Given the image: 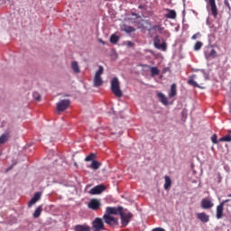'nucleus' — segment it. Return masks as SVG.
<instances>
[{
  "label": "nucleus",
  "mask_w": 231,
  "mask_h": 231,
  "mask_svg": "<svg viewBox=\"0 0 231 231\" xmlns=\"http://www.w3.org/2000/svg\"><path fill=\"white\" fill-rule=\"evenodd\" d=\"M111 91L115 97H117V98H122L124 96V92H122V89H120V81L118 80V78L112 79Z\"/></svg>",
  "instance_id": "nucleus-1"
},
{
  "label": "nucleus",
  "mask_w": 231,
  "mask_h": 231,
  "mask_svg": "<svg viewBox=\"0 0 231 231\" xmlns=\"http://www.w3.org/2000/svg\"><path fill=\"white\" fill-rule=\"evenodd\" d=\"M102 75H104V67L99 66L97 71L94 76V87L100 88L104 84V79H102Z\"/></svg>",
  "instance_id": "nucleus-2"
},
{
  "label": "nucleus",
  "mask_w": 231,
  "mask_h": 231,
  "mask_svg": "<svg viewBox=\"0 0 231 231\" xmlns=\"http://www.w3.org/2000/svg\"><path fill=\"white\" fill-rule=\"evenodd\" d=\"M121 217V227L125 228L129 223H131V219H133V213L127 211V212H123L120 215Z\"/></svg>",
  "instance_id": "nucleus-3"
},
{
  "label": "nucleus",
  "mask_w": 231,
  "mask_h": 231,
  "mask_svg": "<svg viewBox=\"0 0 231 231\" xmlns=\"http://www.w3.org/2000/svg\"><path fill=\"white\" fill-rule=\"evenodd\" d=\"M103 219L109 226H118V218L112 217L110 214L105 212Z\"/></svg>",
  "instance_id": "nucleus-4"
},
{
  "label": "nucleus",
  "mask_w": 231,
  "mask_h": 231,
  "mask_svg": "<svg viewBox=\"0 0 231 231\" xmlns=\"http://www.w3.org/2000/svg\"><path fill=\"white\" fill-rule=\"evenodd\" d=\"M124 212V208L122 206L119 207H107L106 208V213L110 216H121Z\"/></svg>",
  "instance_id": "nucleus-5"
},
{
  "label": "nucleus",
  "mask_w": 231,
  "mask_h": 231,
  "mask_svg": "<svg viewBox=\"0 0 231 231\" xmlns=\"http://www.w3.org/2000/svg\"><path fill=\"white\" fill-rule=\"evenodd\" d=\"M92 228L94 231H102L106 230V226L104 225V221L100 217H96L92 222Z\"/></svg>",
  "instance_id": "nucleus-6"
},
{
  "label": "nucleus",
  "mask_w": 231,
  "mask_h": 231,
  "mask_svg": "<svg viewBox=\"0 0 231 231\" xmlns=\"http://www.w3.org/2000/svg\"><path fill=\"white\" fill-rule=\"evenodd\" d=\"M102 207V202H100V199H91L90 201L88 203V208L90 210H100V208Z\"/></svg>",
  "instance_id": "nucleus-7"
},
{
  "label": "nucleus",
  "mask_w": 231,
  "mask_h": 231,
  "mask_svg": "<svg viewBox=\"0 0 231 231\" xmlns=\"http://www.w3.org/2000/svg\"><path fill=\"white\" fill-rule=\"evenodd\" d=\"M69 104L71 101L69 99H62L59 103H57V111L59 113H62V111H66L69 107Z\"/></svg>",
  "instance_id": "nucleus-8"
},
{
  "label": "nucleus",
  "mask_w": 231,
  "mask_h": 231,
  "mask_svg": "<svg viewBox=\"0 0 231 231\" xmlns=\"http://www.w3.org/2000/svg\"><path fill=\"white\" fill-rule=\"evenodd\" d=\"M106 190V186L100 184V185H97V186H95L94 188H92L88 193L91 195V196H97L100 193H102L103 191Z\"/></svg>",
  "instance_id": "nucleus-9"
},
{
  "label": "nucleus",
  "mask_w": 231,
  "mask_h": 231,
  "mask_svg": "<svg viewBox=\"0 0 231 231\" xmlns=\"http://www.w3.org/2000/svg\"><path fill=\"white\" fill-rule=\"evenodd\" d=\"M230 199H226L222 201L218 206H217V219H221L223 217V210H225V203H228Z\"/></svg>",
  "instance_id": "nucleus-10"
},
{
  "label": "nucleus",
  "mask_w": 231,
  "mask_h": 231,
  "mask_svg": "<svg viewBox=\"0 0 231 231\" xmlns=\"http://www.w3.org/2000/svg\"><path fill=\"white\" fill-rule=\"evenodd\" d=\"M208 6L210 7L211 14L216 19L217 17V5H216V0H208Z\"/></svg>",
  "instance_id": "nucleus-11"
},
{
  "label": "nucleus",
  "mask_w": 231,
  "mask_h": 231,
  "mask_svg": "<svg viewBox=\"0 0 231 231\" xmlns=\"http://www.w3.org/2000/svg\"><path fill=\"white\" fill-rule=\"evenodd\" d=\"M197 219H199L201 223H208L210 221V216H208L207 213H197L196 214Z\"/></svg>",
  "instance_id": "nucleus-12"
},
{
  "label": "nucleus",
  "mask_w": 231,
  "mask_h": 231,
  "mask_svg": "<svg viewBox=\"0 0 231 231\" xmlns=\"http://www.w3.org/2000/svg\"><path fill=\"white\" fill-rule=\"evenodd\" d=\"M212 207H214V203L212 201L208 200V199H203L201 200V208H203L204 210L212 208Z\"/></svg>",
  "instance_id": "nucleus-13"
},
{
  "label": "nucleus",
  "mask_w": 231,
  "mask_h": 231,
  "mask_svg": "<svg viewBox=\"0 0 231 231\" xmlns=\"http://www.w3.org/2000/svg\"><path fill=\"white\" fill-rule=\"evenodd\" d=\"M41 192H36L32 199L29 201L28 207H32V205H35V203H37V201L41 199Z\"/></svg>",
  "instance_id": "nucleus-14"
},
{
  "label": "nucleus",
  "mask_w": 231,
  "mask_h": 231,
  "mask_svg": "<svg viewBox=\"0 0 231 231\" xmlns=\"http://www.w3.org/2000/svg\"><path fill=\"white\" fill-rule=\"evenodd\" d=\"M75 231H91V227L88 225H77L74 227Z\"/></svg>",
  "instance_id": "nucleus-15"
},
{
  "label": "nucleus",
  "mask_w": 231,
  "mask_h": 231,
  "mask_svg": "<svg viewBox=\"0 0 231 231\" xmlns=\"http://www.w3.org/2000/svg\"><path fill=\"white\" fill-rule=\"evenodd\" d=\"M177 94H178V90L176 89V83H173L171 86V91L169 93V97L170 98H174V97H176Z\"/></svg>",
  "instance_id": "nucleus-16"
},
{
  "label": "nucleus",
  "mask_w": 231,
  "mask_h": 231,
  "mask_svg": "<svg viewBox=\"0 0 231 231\" xmlns=\"http://www.w3.org/2000/svg\"><path fill=\"white\" fill-rule=\"evenodd\" d=\"M165 183H164V190H169L171 187L172 186V180H171V177L165 176L164 177Z\"/></svg>",
  "instance_id": "nucleus-17"
},
{
  "label": "nucleus",
  "mask_w": 231,
  "mask_h": 231,
  "mask_svg": "<svg viewBox=\"0 0 231 231\" xmlns=\"http://www.w3.org/2000/svg\"><path fill=\"white\" fill-rule=\"evenodd\" d=\"M158 98H160L162 104H163V106H167V104H169V100L167 99V97H165V95L162 92H159L157 94Z\"/></svg>",
  "instance_id": "nucleus-18"
},
{
  "label": "nucleus",
  "mask_w": 231,
  "mask_h": 231,
  "mask_svg": "<svg viewBox=\"0 0 231 231\" xmlns=\"http://www.w3.org/2000/svg\"><path fill=\"white\" fill-rule=\"evenodd\" d=\"M71 69L74 71V73H80V67L79 66V62L72 61L71 62Z\"/></svg>",
  "instance_id": "nucleus-19"
},
{
  "label": "nucleus",
  "mask_w": 231,
  "mask_h": 231,
  "mask_svg": "<svg viewBox=\"0 0 231 231\" xmlns=\"http://www.w3.org/2000/svg\"><path fill=\"white\" fill-rule=\"evenodd\" d=\"M41 214H42V206H39L38 208H36L32 216L33 217L37 218L41 217Z\"/></svg>",
  "instance_id": "nucleus-20"
},
{
  "label": "nucleus",
  "mask_w": 231,
  "mask_h": 231,
  "mask_svg": "<svg viewBox=\"0 0 231 231\" xmlns=\"http://www.w3.org/2000/svg\"><path fill=\"white\" fill-rule=\"evenodd\" d=\"M193 77H189V79L188 80V84L189 86H193V88H199V85L198 84V82H196V80H194Z\"/></svg>",
  "instance_id": "nucleus-21"
},
{
  "label": "nucleus",
  "mask_w": 231,
  "mask_h": 231,
  "mask_svg": "<svg viewBox=\"0 0 231 231\" xmlns=\"http://www.w3.org/2000/svg\"><path fill=\"white\" fill-rule=\"evenodd\" d=\"M8 134H10V132L0 136V144L6 143V142H8Z\"/></svg>",
  "instance_id": "nucleus-22"
},
{
  "label": "nucleus",
  "mask_w": 231,
  "mask_h": 231,
  "mask_svg": "<svg viewBox=\"0 0 231 231\" xmlns=\"http://www.w3.org/2000/svg\"><path fill=\"white\" fill-rule=\"evenodd\" d=\"M167 19H176V11L169 10L168 14H166Z\"/></svg>",
  "instance_id": "nucleus-23"
},
{
  "label": "nucleus",
  "mask_w": 231,
  "mask_h": 231,
  "mask_svg": "<svg viewBox=\"0 0 231 231\" xmlns=\"http://www.w3.org/2000/svg\"><path fill=\"white\" fill-rule=\"evenodd\" d=\"M124 32L126 33H133V32H136V29L133 26L125 25L124 27Z\"/></svg>",
  "instance_id": "nucleus-24"
},
{
  "label": "nucleus",
  "mask_w": 231,
  "mask_h": 231,
  "mask_svg": "<svg viewBox=\"0 0 231 231\" xmlns=\"http://www.w3.org/2000/svg\"><path fill=\"white\" fill-rule=\"evenodd\" d=\"M151 76L156 77V75H160V69H158L156 67L150 68Z\"/></svg>",
  "instance_id": "nucleus-25"
},
{
  "label": "nucleus",
  "mask_w": 231,
  "mask_h": 231,
  "mask_svg": "<svg viewBox=\"0 0 231 231\" xmlns=\"http://www.w3.org/2000/svg\"><path fill=\"white\" fill-rule=\"evenodd\" d=\"M118 41H120V37L119 36H116V34H112L110 36V42L112 44H116L118 42Z\"/></svg>",
  "instance_id": "nucleus-26"
},
{
  "label": "nucleus",
  "mask_w": 231,
  "mask_h": 231,
  "mask_svg": "<svg viewBox=\"0 0 231 231\" xmlns=\"http://www.w3.org/2000/svg\"><path fill=\"white\" fill-rule=\"evenodd\" d=\"M90 167L94 171H97V170L100 169V162H98L97 161H92Z\"/></svg>",
  "instance_id": "nucleus-27"
},
{
  "label": "nucleus",
  "mask_w": 231,
  "mask_h": 231,
  "mask_svg": "<svg viewBox=\"0 0 231 231\" xmlns=\"http://www.w3.org/2000/svg\"><path fill=\"white\" fill-rule=\"evenodd\" d=\"M208 59H216L217 57V51L216 50L212 49L210 52L207 55Z\"/></svg>",
  "instance_id": "nucleus-28"
},
{
  "label": "nucleus",
  "mask_w": 231,
  "mask_h": 231,
  "mask_svg": "<svg viewBox=\"0 0 231 231\" xmlns=\"http://www.w3.org/2000/svg\"><path fill=\"white\" fill-rule=\"evenodd\" d=\"M157 50H162V51H167V43L165 42H163L162 44L159 43V45H157Z\"/></svg>",
  "instance_id": "nucleus-29"
},
{
  "label": "nucleus",
  "mask_w": 231,
  "mask_h": 231,
  "mask_svg": "<svg viewBox=\"0 0 231 231\" xmlns=\"http://www.w3.org/2000/svg\"><path fill=\"white\" fill-rule=\"evenodd\" d=\"M218 142H231V134H226L221 137Z\"/></svg>",
  "instance_id": "nucleus-30"
},
{
  "label": "nucleus",
  "mask_w": 231,
  "mask_h": 231,
  "mask_svg": "<svg viewBox=\"0 0 231 231\" xmlns=\"http://www.w3.org/2000/svg\"><path fill=\"white\" fill-rule=\"evenodd\" d=\"M96 158L95 153H90L85 158V162H93Z\"/></svg>",
  "instance_id": "nucleus-31"
},
{
  "label": "nucleus",
  "mask_w": 231,
  "mask_h": 231,
  "mask_svg": "<svg viewBox=\"0 0 231 231\" xmlns=\"http://www.w3.org/2000/svg\"><path fill=\"white\" fill-rule=\"evenodd\" d=\"M202 46H203V43L201 42H197L194 46L195 51L201 50Z\"/></svg>",
  "instance_id": "nucleus-32"
},
{
  "label": "nucleus",
  "mask_w": 231,
  "mask_h": 231,
  "mask_svg": "<svg viewBox=\"0 0 231 231\" xmlns=\"http://www.w3.org/2000/svg\"><path fill=\"white\" fill-rule=\"evenodd\" d=\"M32 97L34 100H37L38 102L41 100V94H39V92L32 93Z\"/></svg>",
  "instance_id": "nucleus-33"
},
{
  "label": "nucleus",
  "mask_w": 231,
  "mask_h": 231,
  "mask_svg": "<svg viewBox=\"0 0 231 231\" xmlns=\"http://www.w3.org/2000/svg\"><path fill=\"white\" fill-rule=\"evenodd\" d=\"M211 142L212 143H217V134H215L211 136Z\"/></svg>",
  "instance_id": "nucleus-34"
},
{
  "label": "nucleus",
  "mask_w": 231,
  "mask_h": 231,
  "mask_svg": "<svg viewBox=\"0 0 231 231\" xmlns=\"http://www.w3.org/2000/svg\"><path fill=\"white\" fill-rule=\"evenodd\" d=\"M158 45H160V37L156 36L154 39V47L158 48Z\"/></svg>",
  "instance_id": "nucleus-35"
},
{
  "label": "nucleus",
  "mask_w": 231,
  "mask_h": 231,
  "mask_svg": "<svg viewBox=\"0 0 231 231\" xmlns=\"http://www.w3.org/2000/svg\"><path fill=\"white\" fill-rule=\"evenodd\" d=\"M126 45L128 46V48H133V46H134V43L133 42H126Z\"/></svg>",
  "instance_id": "nucleus-36"
},
{
  "label": "nucleus",
  "mask_w": 231,
  "mask_h": 231,
  "mask_svg": "<svg viewBox=\"0 0 231 231\" xmlns=\"http://www.w3.org/2000/svg\"><path fill=\"white\" fill-rule=\"evenodd\" d=\"M199 32H197V33H195V34L192 35L191 39H192L193 41H196V39H198V36H199Z\"/></svg>",
  "instance_id": "nucleus-37"
},
{
  "label": "nucleus",
  "mask_w": 231,
  "mask_h": 231,
  "mask_svg": "<svg viewBox=\"0 0 231 231\" xmlns=\"http://www.w3.org/2000/svg\"><path fill=\"white\" fill-rule=\"evenodd\" d=\"M152 231H165V229L162 227L153 228Z\"/></svg>",
  "instance_id": "nucleus-38"
},
{
  "label": "nucleus",
  "mask_w": 231,
  "mask_h": 231,
  "mask_svg": "<svg viewBox=\"0 0 231 231\" xmlns=\"http://www.w3.org/2000/svg\"><path fill=\"white\" fill-rule=\"evenodd\" d=\"M99 42L103 45H106V42H104L102 39H99Z\"/></svg>",
  "instance_id": "nucleus-39"
},
{
  "label": "nucleus",
  "mask_w": 231,
  "mask_h": 231,
  "mask_svg": "<svg viewBox=\"0 0 231 231\" xmlns=\"http://www.w3.org/2000/svg\"><path fill=\"white\" fill-rule=\"evenodd\" d=\"M181 115H182V116H185V117H186V116H185V115H186L185 110L181 112Z\"/></svg>",
  "instance_id": "nucleus-40"
},
{
  "label": "nucleus",
  "mask_w": 231,
  "mask_h": 231,
  "mask_svg": "<svg viewBox=\"0 0 231 231\" xmlns=\"http://www.w3.org/2000/svg\"><path fill=\"white\" fill-rule=\"evenodd\" d=\"M13 168H14V165L10 166L7 171H12Z\"/></svg>",
  "instance_id": "nucleus-41"
},
{
  "label": "nucleus",
  "mask_w": 231,
  "mask_h": 231,
  "mask_svg": "<svg viewBox=\"0 0 231 231\" xmlns=\"http://www.w3.org/2000/svg\"><path fill=\"white\" fill-rule=\"evenodd\" d=\"M144 67H145V68H149V66H148V65H144Z\"/></svg>",
  "instance_id": "nucleus-42"
},
{
  "label": "nucleus",
  "mask_w": 231,
  "mask_h": 231,
  "mask_svg": "<svg viewBox=\"0 0 231 231\" xmlns=\"http://www.w3.org/2000/svg\"><path fill=\"white\" fill-rule=\"evenodd\" d=\"M228 197L231 198V194H229Z\"/></svg>",
  "instance_id": "nucleus-43"
},
{
  "label": "nucleus",
  "mask_w": 231,
  "mask_h": 231,
  "mask_svg": "<svg viewBox=\"0 0 231 231\" xmlns=\"http://www.w3.org/2000/svg\"><path fill=\"white\" fill-rule=\"evenodd\" d=\"M139 8H142V5H139Z\"/></svg>",
  "instance_id": "nucleus-44"
},
{
  "label": "nucleus",
  "mask_w": 231,
  "mask_h": 231,
  "mask_svg": "<svg viewBox=\"0 0 231 231\" xmlns=\"http://www.w3.org/2000/svg\"><path fill=\"white\" fill-rule=\"evenodd\" d=\"M229 133H231V130L229 131Z\"/></svg>",
  "instance_id": "nucleus-45"
}]
</instances>
